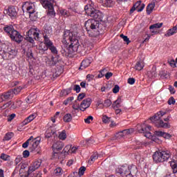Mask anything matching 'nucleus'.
I'll list each match as a JSON object with an SVG mask.
<instances>
[{
	"instance_id": "nucleus-1",
	"label": "nucleus",
	"mask_w": 177,
	"mask_h": 177,
	"mask_svg": "<svg viewBox=\"0 0 177 177\" xmlns=\"http://www.w3.org/2000/svg\"><path fill=\"white\" fill-rule=\"evenodd\" d=\"M63 44L68 45V47L65 48L61 50L62 55L66 57H73V55H75L80 49V42L77 37L70 32V30H65L64 32Z\"/></svg>"
},
{
	"instance_id": "nucleus-2",
	"label": "nucleus",
	"mask_w": 177,
	"mask_h": 177,
	"mask_svg": "<svg viewBox=\"0 0 177 177\" xmlns=\"http://www.w3.org/2000/svg\"><path fill=\"white\" fill-rule=\"evenodd\" d=\"M84 26L89 37H96L100 35L103 25L98 20L91 19L85 22Z\"/></svg>"
},
{
	"instance_id": "nucleus-3",
	"label": "nucleus",
	"mask_w": 177,
	"mask_h": 177,
	"mask_svg": "<svg viewBox=\"0 0 177 177\" xmlns=\"http://www.w3.org/2000/svg\"><path fill=\"white\" fill-rule=\"evenodd\" d=\"M138 172V167L136 165H122L115 169V173L122 177H133Z\"/></svg>"
},
{
	"instance_id": "nucleus-4",
	"label": "nucleus",
	"mask_w": 177,
	"mask_h": 177,
	"mask_svg": "<svg viewBox=\"0 0 177 177\" xmlns=\"http://www.w3.org/2000/svg\"><path fill=\"white\" fill-rule=\"evenodd\" d=\"M163 115H165V112L160 111L155 114V115L151 117L149 120L158 128H169V124L168 123H164V121L161 120V117H163Z\"/></svg>"
},
{
	"instance_id": "nucleus-5",
	"label": "nucleus",
	"mask_w": 177,
	"mask_h": 177,
	"mask_svg": "<svg viewBox=\"0 0 177 177\" xmlns=\"http://www.w3.org/2000/svg\"><path fill=\"white\" fill-rule=\"evenodd\" d=\"M84 10L87 16H90L93 19H97L100 21L103 20V13L100 10L95 9L92 5L85 6Z\"/></svg>"
},
{
	"instance_id": "nucleus-6",
	"label": "nucleus",
	"mask_w": 177,
	"mask_h": 177,
	"mask_svg": "<svg viewBox=\"0 0 177 177\" xmlns=\"http://www.w3.org/2000/svg\"><path fill=\"white\" fill-rule=\"evenodd\" d=\"M26 10L28 14H30V17H32V15L35 13V4L29 1H26L22 5V10Z\"/></svg>"
},
{
	"instance_id": "nucleus-7",
	"label": "nucleus",
	"mask_w": 177,
	"mask_h": 177,
	"mask_svg": "<svg viewBox=\"0 0 177 177\" xmlns=\"http://www.w3.org/2000/svg\"><path fill=\"white\" fill-rule=\"evenodd\" d=\"M4 13L9 16L10 19H16L19 13V9L17 7H15V6H10L4 10Z\"/></svg>"
},
{
	"instance_id": "nucleus-8",
	"label": "nucleus",
	"mask_w": 177,
	"mask_h": 177,
	"mask_svg": "<svg viewBox=\"0 0 177 177\" xmlns=\"http://www.w3.org/2000/svg\"><path fill=\"white\" fill-rule=\"evenodd\" d=\"M151 126L143 124L141 125V128L138 129V132L140 133H145V138H150L151 137Z\"/></svg>"
},
{
	"instance_id": "nucleus-9",
	"label": "nucleus",
	"mask_w": 177,
	"mask_h": 177,
	"mask_svg": "<svg viewBox=\"0 0 177 177\" xmlns=\"http://www.w3.org/2000/svg\"><path fill=\"white\" fill-rule=\"evenodd\" d=\"M3 52L6 56H8V59H15L17 55V50H16V48L10 46H7Z\"/></svg>"
},
{
	"instance_id": "nucleus-10",
	"label": "nucleus",
	"mask_w": 177,
	"mask_h": 177,
	"mask_svg": "<svg viewBox=\"0 0 177 177\" xmlns=\"http://www.w3.org/2000/svg\"><path fill=\"white\" fill-rule=\"evenodd\" d=\"M50 32H52L51 30H48L47 29H45L44 34L43 35L44 43L45 45H47L48 47L53 44V42L50 41Z\"/></svg>"
},
{
	"instance_id": "nucleus-11",
	"label": "nucleus",
	"mask_w": 177,
	"mask_h": 177,
	"mask_svg": "<svg viewBox=\"0 0 177 177\" xmlns=\"http://www.w3.org/2000/svg\"><path fill=\"white\" fill-rule=\"evenodd\" d=\"M10 38H11L12 41H15V42H17V44H21V42L24 39L21 34H20V32L16 30L12 32V34H11V35L10 36Z\"/></svg>"
},
{
	"instance_id": "nucleus-12",
	"label": "nucleus",
	"mask_w": 177,
	"mask_h": 177,
	"mask_svg": "<svg viewBox=\"0 0 177 177\" xmlns=\"http://www.w3.org/2000/svg\"><path fill=\"white\" fill-rule=\"evenodd\" d=\"M41 164L42 161L41 160H35V162H33L28 167V175H30V174H32V172H34L35 171H37V169H38V168L41 167Z\"/></svg>"
},
{
	"instance_id": "nucleus-13",
	"label": "nucleus",
	"mask_w": 177,
	"mask_h": 177,
	"mask_svg": "<svg viewBox=\"0 0 177 177\" xmlns=\"http://www.w3.org/2000/svg\"><path fill=\"white\" fill-rule=\"evenodd\" d=\"M26 35L32 37L35 41H38L39 40V30L38 28H31L27 32Z\"/></svg>"
},
{
	"instance_id": "nucleus-14",
	"label": "nucleus",
	"mask_w": 177,
	"mask_h": 177,
	"mask_svg": "<svg viewBox=\"0 0 177 177\" xmlns=\"http://www.w3.org/2000/svg\"><path fill=\"white\" fill-rule=\"evenodd\" d=\"M53 153L55 154H57V151H60L63 147H64V144L60 141H58L55 143H54L52 146Z\"/></svg>"
},
{
	"instance_id": "nucleus-15",
	"label": "nucleus",
	"mask_w": 177,
	"mask_h": 177,
	"mask_svg": "<svg viewBox=\"0 0 177 177\" xmlns=\"http://www.w3.org/2000/svg\"><path fill=\"white\" fill-rule=\"evenodd\" d=\"M91 98L84 100L80 104L81 111H85L91 106Z\"/></svg>"
},
{
	"instance_id": "nucleus-16",
	"label": "nucleus",
	"mask_w": 177,
	"mask_h": 177,
	"mask_svg": "<svg viewBox=\"0 0 177 177\" xmlns=\"http://www.w3.org/2000/svg\"><path fill=\"white\" fill-rule=\"evenodd\" d=\"M59 55L51 57L50 59H48L46 62V66H48V67H53V66H56L57 62H59Z\"/></svg>"
},
{
	"instance_id": "nucleus-17",
	"label": "nucleus",
	"mask_w": 177,
	"mask_h": 177,
	"mask_svg": "<svg viewBox=\"0 0 177 177\" xmlns=\"http://www.w3.org/2000/svg\"><path fill=\"white\" fill-rule=\"evenodd\" d=\"M160 152L161 158H162V162H165V161H168V160H169V158H171V152L169 151L160 150Z\"/></svg>"
},
{
	"instance_id": "nucleus-18",
	"label": "nucleus",
	"mask_w": 177,
	"mask_h": 177,
	"mask_svg": "<svg viewBox=\"0 0 177 177\" xmlns=\"http://www.w3.org/2000/svg\"><path fill=\"white\" fill-rule=\"evenodd\" d=\"M12 97H13V90H10L7 93H5L0 96V103H1V102H3V100L12 99Z\"/></svg>"
},
{
	"instance_id": "nucleus-19",
	"label": "nucleus",
	"mask_w": 177,
	"mask_h": 177,
	"mask_svg": "<svg viewBox=\"0 0 177 177\" xmlns=\"http://www.w3.org/2000/svg\"><path fill=\"white\" fill-rule=\"evenodd\" d=\"M39 1L44 9L53 7L54 0H39Z\"/></svg>"
},
{
	"instance_id": "nucleus-20",
	"label": "nucleus",
	"mask_w": 177,
	"mask_h": 177,
	"mask_svg": "<svg viewBox=\"0 0 177 177\" xmlns=\"http://www.w3.org/2000/svg\"><path fill=\"white\" fill-rule=\"evenodd\" d=\"M161 153L160 152V150L159 151H156L152 158H153V160L154 161V162H156V164H158L159 162H162V158L161 157Z\"/></svg>"
},
{
	"instance_id": "nucleus-21",
	"label": "nucleus",
	"mask_w": 177,
	"mask_h": 177,
	"mask_svg": "<svg viewBox=\"0 0 177 177\" xmlns=\"http://www.w3.org/2000/svg\"><path fill=\"white\" fill-rule=\"evenodd\" d=\"M39 143H41V138L39 137H37L35 139L33 138V140L30 141V149L32 151L35 150L36 147H38Z\"/></svg>"
},
{
	"instance_id": "nucleus-22",
	"label": "nucleus",
	"mask_w": 177,
	"mask_h": 177,
	"mask_svg": "<svg viewBox=\"0 0 177 177\" xmlns=\"http://www.w3.org/2000/svg\"><path fill=\"white\" fill-rule=\"evenodd\" d=\"M154 135L158 137L165 138V139H170V138L172 136L171 134L161 131H155Z\"/></svg>"
},
{
	"instance_id": "nucleus-23",
	"label": "nucleus",
	"mask_w": 177,
	"mask_h": 177,
	"mask_svg": "<svg viewBox=\"0 0 177 177\" xmlns=\"http://www.w3.org/2000/svg\"><path fill=\"white\" fill-rule=\"evenodd\" d=\"M46 13L48 19H54V17H56V12H55V7L53 6L47 8Z\"/></svg>"
},
{
	"instance_id": "nucleus-24",
	"label": "nucleus",
	"mask_w": 177,
	"mask_h": 177,
	"mask_svg": "<svg viewBox=\"0 0 177 177\" xmlns=\"http://www.w3.org/2000/svg\"><path fill=\"white\" fill-rule=\"evenodd\" d=\"M35 118H37L36 113H32L28 118H26L22 122L23 125H27V124H30V122L33 121Z\"/></svg>"
},
{
	"instance_id": "nucleus-25",
	"label": "nucleus",
	"mask_w": 177,
	"mask_h": 177,
	"mask_svg": "<svg viewBox=\"0 0 177 177\" xmlns=\"http://www.w3.org/2000/svg\"><path fill=\"white\" fill-rule=\"evenodd\" d=\"M91 59H84L81 63L79 70H85L86 67H89V66L91 65Z\"/></svg>"
},
{
	"instance_id": "nucleus-26",
	"label": "nucleus",
	"mask_w": 177,
	"mask_h": 177,
	"mask_svg": "<svg viewBox=\"0 0 177 177\" xmlns=\"http://www.w3.org/2000/svg\"><path fill=\"white\" fill-rule=\"evenodd\" d=\"M3 30L5 32L8 34V35H9L10 37L12 35V34H13V32L16 30L12 25L6 26L3 28Z\"/></svg>"
},
{
	"instance_id": "nucleus-27",
	"label": "nucleus",
	"mask_w": 177,
	"mask_h": 177,
	"mask_svg": "<svg viewBox=\"0 0 177 177\" xmlns=\"http://www.w3.org/2000/svg\"><path fill=\"white\" fill-rule=\"evenodd\" d=\"M177 32V25L174 26L172 28L169 29L165 34V37H171Z\"/></svg>"
},
{
	"instance_id": "nucleus-28",
	"label": "nucleus",
	"mask_w": 177,
	"mask_h": 177,
	"mask_svg": "<svg viewBox=\"0 0 177 177\" xmlns=\"http://www.w3.org/2000/svg\"><path fill=\"white\" fill-rule=\"evenodd\" d=\"M102 3L105 8H113L114 6L113 0H102Z\"/></svg>"
},
{
	"instance_id": "nucleus-29",
	"label": "nucleus",
	"mask_w": 177,
	"mask_h": 177,
	"mask_svg": "<svg viewBox=\"0 0 177 177\" xmlns=\"http://www.w3.org/2000/svg\"><path fill=\"white\" fill-rule=\"evenodd\" d=\"M145 67V62L143 61H138L136 62L135 65V70H137V71H141V70H143Z\"/></svg>"
},
{
	"instance_id": "nucleus-30",
	"label": "nucleus",
	"mask_w": 177,
	"mask_h": 177,
	"mask_svg": "<svg viewBox=\"0 0 177 177\" xmlns=\"http://www.w3.org/2000/svg\"><path fill=\"white\" fill-rule=\"evenodd\" d=\"M121 103H122V100L121 99V97H119L112 104V107L113 109H120L121 107Z\"/></svg>"
},
{
	"instance_id": "nucleus-31",
	"label": "nucleus",
	"mask_w": 177,
	"mask_h": 177,
	"mask_svg": "<svg viewBox=\"0 0 177 177\" xmlns=\"http://www.w3.org/2000/svg\"><path fill=\"white\" fill-rule=\"evenodd\" d=\"M155 6H156V3H151L148 4V6H147V14L151 15V12H153V10Z\"/></svg>"
},
{
	"instance_id": "nucleus-32",
	"label": "nucleus",
	"mask_w": 177,
	"mask_h": 177,
	"mask_svg": "<svg viewBox=\"0 0 177 177\" xmlns=\"http://www.w3.org/2000/svg\"><path fill=\"white\" fill-rule=\"evenodd\" d=\"M170 167L173 171V174H177V160H172L170 162Z\"/></svg>"
},
{
	"instance_id": "nucleus-33",
	"label": "nucleus",
	"mask_w": 177,
	"mask_h": 177,
	"mask_svg": "<svg viewBox=\"0 0 177 177\" xmlns=\"http://www.w3.org/2000/svg\"><path fill=\"white\" fill-rule=\"evenodd\" d=\"M63 120L64 121V122H71V121L73 120V116L70 113H66L64 115Z\"/></svg>"
},
{
	"instance_id": "nucleus-34",
	"label": "nucleus",
	"mask_w": 177,
	"mask_h": 177,
	"mask_svg": "<svg viewBox=\"0 0 177 177\" xmlns=\"http://www.w3.org/2000/svg\"><path fill=\"white\" fill-rule=\"evenodd\" d=\"M34 140V136H30L29 139H28L23 145H22V147L24 149H27V147H28V145H30L31 141Z\"/></svg>"
},
{
	"instance_id": "nucleus-35",
	"label": "nucleus",
	"mask_w": 177,
	"mask_h": 177,
	"mask_svg": "<svg viewBox=\"0 0 177 177\" xmlns=\"http://www.w3.org/2000/svg\"><path fill=\"white\" fill-rule=\"evenodd\" d=\"M14 136H15V133L13 132H8L6 133L3 140H6V141L10 140V139H12V138H13Z\"/></svg>"
},
{
	"instance_id": "nucleus-36",
	"label": "nucleus",
	"mask_w": 177,
	"mask_h": 177,
	"mask_svg": "<svg viewBox=\"0 0 177 177\" xmlns=\"http://www.w3.org/2000/svg\"><path fill=\"white\" fill-rule=\"evenodd\" d=\"M139 6H140V1H137L130 10V15H132Z\"/></svg>"
},
{
	"instance_id": "nucleus-37",
	"label": "nucleus",
	"mask_w": 177,
	"mask_h": 177,
	"mask_svg": "<svg viewBox=\"0 0 177 177\" xmlns=\"http://www.w3.org/2000/svg\"><path fill=\"white\" fill-rule=\"evenodd\" d=\"M54 174L56 175V176H60L61 175H63V169L61 167H57L54 170Z\"/></svg>"
},
{
	"instance_id": "nucleus-38",
	"label": "nucleus",
	"mask_w": 177,
	"mask_h": 177,
	"mask_svg": "<svg viewBox=\"0 0 177 177\" xmlns=\"http://www.w3.org/2000/svg\"><path fill=\"white\" fill-rule=\"evenodd\" d=\"M66 138H67V134L66 133V130H63L59 134V139H60V140H66Z\"/></svg>"
},
{
	"instance_id": "nucleus-39",
	"label": "nucleus",
	"mask_w": 177,
	"mask_h": 177,
	"mask_svg": "<svg viewBox=\"0 0 177 177\" xmlns=\"http://www.w3.org/2000/svg\"><path fill=\"white\" fill-rule=\"evenodd\" d=\"M71 149V145H66L64 148V150L62 151V153H64V154L65 156H67V154H70Z\"/></svg>"
},
{
	"instance_id": "nucleus-40",
	"label": "nucleus",
	"mask_w": 177,
	"mask_h": 177,
	"mask_svg": "<svg viewBox=\"0 0 177 177\" xmlns=\"http://www.w3.org/2000/svg\"><path fill=\"white\" fill-rule=\"evenodd\" d=\"M26 57H28L26 60L29 63H30V60H32V59H34V55H32V52L31 51V50H28V51L27 52Z\"/></svg>"
},
{
	"instance_id": "nucleus-41",
	"label": "nucleus",
	"mask_w": 177,
	"mask_h": 177,
	"mask_svg": "<svg viewBox=\"0 0 177 177\" xmlns=\"http://www.w3.org/2000/svg\"><path fill=\"white\" fill-rule=\"evenodd\" d=\"M48 49L53 55H57V48L53 45V44L50 46H48Z\"/></svg>"
},
{
	"instance_id": "nucleus-42",
	"label": "nucleus",
	"mask_w": 177,
	"mask_h": 177,
	"mask_svg": "<svg viewBox=\"0 0 177 177\" xmlns=\"http://www.w3.org/2000/svg\"><path fill=\"white\" fill-rule=\"evenodd\" d=\"M133 132H135V129L132 128L123 130V133L124 136H127V135H132Z\"/></svg>"
},
{
	"instance_id": "nucleus-43",
	"label": "nucleus",
	"mask_w": 177,
	"mask_h": 177,
	"mask_svg": "<svg viewBox=\"0 0 177 177\" xmlns=\"http://www.w3.org/2000/svg\"><path fill=\"white\" fill-rule=\"evenodd\" d=\"M21 89H23V87L18 86L11 89V91H12L13 95H17L18 93H20V92H21Z\"/></svg>"
},
{
	"instance_id": "nucleus-44",
	"label": "nucleus",
	"mask_w": 177,
	"mask_h": 177,
	"mask_svg": "<svg viewBox=\"0 0 177 177\" xmlns=\"http://www.w3.org/2000/svg\"><path fill=\"white\" fill-rule=\"evenodd\" d=\"M162 27V23H158L151 25L149 29L154 30V28H161Z\"/></svg>"
},
{
	"instance_id": "nucleus-45",
	"label": "nucleus",
	"mask_w": 177,
	"mask_h": 177,
	"mask_svg": "<svg viewBox=\"0 0 177 177\" xmlns=\"http://www.w3.org/2000/svg\"><path fill=\"white\" fill-rule=\"evenodd\" d=\"M59 13L62 16H65V17H68V16H70V12L66 9H61L59 10Z\"/></svg>"
},
{
	"instance_id": "nucleus-46",
	"label": "nucleus",
	"mask_w": 177,
	"mask_h": 177,
	"mask_svg": "<svg viewBox=\"0 0 177 177\" xmlns=\"http://www.w3.org/2000/svg\"><path fill=\"white\" fill-rule=\"evenodd\" d=\"M49 47H48V46L46 44H45V43H41L39 46V49L40 50H44V52L48 50Z\"/></svg>"
},
{
	"instance_id": "nucleus-47",
	"label": "nucleus",
	"mask_w": 177,
	"mask_h": 177,
	"mask_svg": "<svg viewBox=\"0 0 177 177\" xmlns=\"http://www.w3.org/2000/svg\"><path fill=\"white\" fill-rule=\"evenodd\" d=\"M97 158H99V156H97V153H93L91 156L90 160L88 161V162H90V164H92V162H93L94 161H96V160H97Z\"/></svg>"
},
{
	"instance_id": "nucleus-48",
	"label": "nucleus",
	"mask_w": 177,
	"mask_h": 177,
	"mask_svg": "<svg viewBox=\"0 0 177 177\" xmlns=\"http://www.w3.org/2000/svg\"><path fill=\"white\" fill-rule=\"evenodd\" d=\"M73 110H81V105L78 103V100H75L72 106Z\"/></svg>"
},
{
	"instance_id": "nucleus-49",
	"label": "nucleus",
	"mask_w": 177,
	"mask_h": 177,
	"mask_svg": "<svg viewBox=\"0 0 177 177\" xmlns=\"http://www.w3.org/2000/svg\"><path fill=\"white\" fill-rule=\"evenodd\" d=\"M12 104V101H9L7 103H5L2 106H0V110H5L6 109H8V107H10V105Z\"/></svg>"
},
{
	"instance_id": "nucleus-50",
	"label": "nucleus",
	"mask_w": 177,
	"mask_h": 177,
	"mask_svg": "<svg viewBox=\"0 0 177 177\" xmlns=\"http://www.w3.org/2000/svg\"><path fill=\"white\" fill-rule=\"evenodd\" d=\"M85 171H86V167L82 166L79 169L78 176L80 177L82 176L85 174Z\"/></svg>"
},
{
	"instance_id": "nucleus-51",
	"label": "nucleus",
	"mask_w": 177,
	"mask_h": 177,
	"mask_svg": "<svg viewBox=\"0 0 177 177\" xmlns=\"http://www.w3.org/2000/svg\"><path fill=\"white\" fill-rule=\"evenodd\" d=\"M0 158L3 160V161H8L9 158H10V156L5 153H1Z\"/></svg>"
},
{
	"instance_id": "nucleus-52",
	"label": "nucleus",
	"mask_w": 177,
	"mask_h": 177,
	"mask_svg": "<svg viewBox=\"0 0 177 177\" xmlns=\"http://www.w3.org/2000/svg\"><path fill=\"white\" fill-rule=\"evenodd\" d=\"M111 104H112L111 100L107 99L104 100L103 106L104 107L107 108V107H110V106H111Z\"/></svg>"
},
{
	"instance_id": "nucleus-53",
	"label": "nucleus",
	"mask_w": 177,
	"mask_h": 177,
	"mask_svg": "<svg viewBox=\"0 0 177 177\" xmlns=\"http://www.w3.org/2000/svg\"><path fill=\"white\" fill-rule=\"evenodd\" d=\"M120 38L123 39V41H124L127 45L129 44V42H131V41H129V38H128V36L124 35L123 34L120 35Z\"/></svg>"
},
{
	"instance_id": "nucleus-54",
	"label": "nucleus",
	"mask_w": 177,
	"mask_h": 177,
	"mask_svg": "<svg viewBox=\"0 0 177 177\" xmlns=\"http://www.w3.org/2000/svg\"><path fill=\"white\" fill-rule=\"evenodd\" d=\"M26 41H28V42H30V44H32L33 46L34 45H35V41H34L33 37H30V36L26 37Z\"/></svg>"
},
{
	"instance_id": "nucleus-55",
	"label": "nucleus",
	"mask_w": 177,
	"mask_h": 177,
	"mask_svg": "<svg viewBox=\"0 0 177 177\" xmlns=\"http://www.w3.org/2000/svg\"><path fill=\"white\" fill-rule=\"evenodd\" d=\"M110 118L107 115H104L102 116V122L104 124H109L110 122Z\"/></svg>"
},
{
	"instance_id": "nucleus-56",
	"label": "nucleus",
	"mask_w": 177,
	"mask_h": 177,
	"mask_svg": "<svg viewBox=\"0 0 177 177\" xmlns=\"http://www.w3.org/2000/svg\"><path fill=\"white\" fill-rule=\"evenodd\" d=\"M15 118H16V115L15 113H12L11 115H9L7 118V121L8 122H12Z\"/></svg>"
},
{
	"instance_id": "nucleus-57",
	"label": "nucleus",
	"mask_w": 177,
	"mask_h": 177,
	"mask_svg": "<svg viewBox=\"0 0 177 177\" xmlns=\"http://www.w3.org/2000/svg\"><path fill=\"white\" fill-rule=\"evenodd\" d=\"M124 134L123 130L122 131H119L116 133L115 137L118 138V139H121V138H124Z\"/></svg>"
},
{
	"instance_id": "nucleus-58",
	"label": "nucleus",
	"mask_w": 177,
	"mask_h": 177,
	"mask_svg": "<svg viewBox=\"0 0 177 177\" xmlns=\"http://www.w3.org/2000/svg\"><path fill=\"white\" fill-rule=\"evenodd\" d=\"M91 121H93V117L92 115H90L84 119V122H86V124H91Z\"/></svg>"
},
{
	"instance_id": "nucleus-59",
	"label": "nucleus",
	"mask_w": 177,
	"mask_h": 177,
	"mask_svg": "<svg viewBox=\"0 0 177 177\" xmlns=\"http://www.w3.org/2000/svg\"><path fill=\"white\" fill-rule=\"evenodd\" d=\"M73 91L76 92V93H80L81 92V87L78 84L74 85Z\"/></svg>"
},
{
	"instance_id": "nucleus-60",
	"label": "nucleus",
	"mask_w": 177,
	"mask_h": 177,
	"mask_svg": "<svg viewBox=\"0 0 177 177\" xmlns=\"http://www.w3.org/2000/svg\"><path fill=\"white\" fill-rule=\"evenodd\" d=\"M94 78H95V75H93L88 74L86 75V80L88 82H91V81H93Z\"/></svg>"
},
{
	"instance_id": "nucleus-61",
	"label": "nucleus",
	"mask_w": 177,
	"mask_h": 177,
	"mask_svg": "<svg viewBox=\"0 0 177 177\" xmlns=\"http://www.w3.org/2000/svg\"><path fill=\"white\" fill-rule=\"evenodd\" d=\"M24 158H28L30 157V151L28 150H25L23 152Z\"/></svg>"
},
{
	"instance_id": "nucleus-62",
	"label": "nucleus",
	"mask_w": 177,
	"mask_h": 177,
	"mask_svg": "<svg viewBox=\"0 0 177 177\" xmlns=\"http://www.w3.org/2000/svg\"><path fill=\"white\" fill-rule=\"evenodd\" d=\"M145 6H146V5H145L144 3L141 4V3H140L138 8H137V11L142 12L143 10V9H145Z\"/></svg>"
},
{
	"instance_id": "nucleus-63",
	"label": "nucleus",
	"mask_w": 177,
	"mask_h": 177,
	"mask_svg": "<svg viewBox=\"0 0 177 177\" xmlns=\"http://www.w3.org/2000/svg\"><path fill=\"white\" fill-rule=\"evenodd\" d=\"M85 97V93H82L78 95L77 96V101L81 102V100H82V99H84Z\"/></svg>"
},
{
	"instance_id": "nucleus-64",
	"label": "nucleus",
	"mask_w": 177,
	"mask_h": 177,
	"mask_svg": "<svg viewBox=\"0 0 177 177\" xmlns=\"http://www.w3.org/2000/svg\"><path fill=\"white\" fill-rule=\"evenodd\" d=\"M168 104H175L176 101H175V98H174V97H171L168 102H167Z\"/></svg>"
}]
</instances>
